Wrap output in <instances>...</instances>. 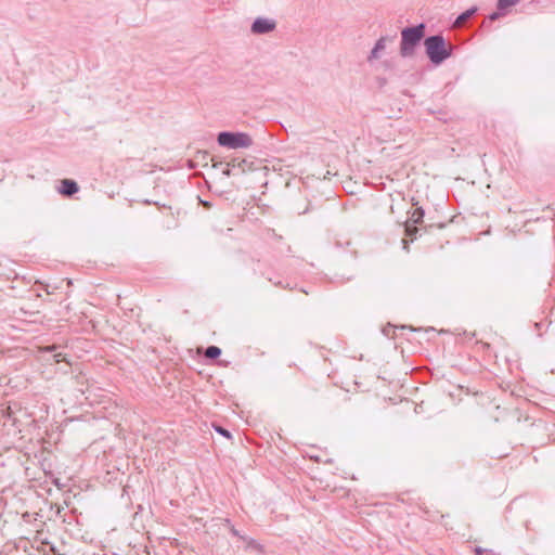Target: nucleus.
I'll return each instance as SVG.
<instances>
[{
  "label": "nucleus",
  "mask_w": 555,
  "mask_h": 555,
  "mask_svg": "<svg viewBox=\"0 0 555 555\" xmlns=\"http://www.w3.org/2000/svg\"><path fill=\"white\" fill-rule=\"evenodd\" d=\"M424 46L426 54L433 64L439 65L451 56L452 48L447 47L441 35H434L425 38Z\"/></svg>",
  "instance_id": "1"
},
{
  "label": "nucleus",
  "mask_w": 555,
  "mask_h": 555,
  "mask_svg": "<svg viewBox=\"0 0 555 555\" xmlns=\"http://www.w3.org/2000/svg\"><path fill=\"white\" fill-rule=\"evenodd\" d=\"M425 36V25L418 24L413 27H405L401 31L400 54L409 57L414 54L416 46Z\"/></svg>",
  "instance_id": "2"
},
{
  "label": "nucleus",
  "mask_w": 555,
  "mask_h": 555,
  "mask_svg": "<svg viewBox=\"0 0 555 555\" xmlns=\"http://www.w3.org/2000/svg\"><path fill=\"white\" fill-rule=\"evenodd\" d=\"M220 146L228 149H247L251 146L253 139L245 132L222 131L217 137Z\"/></svg>",
  "instance_id": "3"
},
{
  "label": "nucleus",
  "mask_w": 555,
  "mask_h": 555,
  "mask_svg": "<svg viewBox=\"0 0 555 555\" xmlns=\"http://www.w3.org/2000/svg\"><path fill=\"white\" fill-rule=\"evenodd\" d=\"M275 27L276 23L274 20L258 17L253 22L250 30L255 35H266L273 31Z\"/></svg>",
  "instance_id": "4"
},
{
  "label": "nucleus",
  "mask_w": 555,
  "mask_h": 555,
  "mask_svg": "<svg viewBox=\"0 0 555 555\" xmlns=\"http://www.w3.org/2000/svg\"><path fill=\"white\" fill-rule=\"evenodd\" d=\"M79 191V186L75 180L72 179H63L61 180V186L59 188V192L64 196H73Z\"/></svg>",
  "instance_id": "5"
},
{
  "label": "nucleus",
  "mask_w": 555,
  "mask_h": 555,
  "mask_svg": "<svg viewBox=\"0 0 555 555\" xmlns=\"http://www.w3.org/2000/svg\"><path fill=\"white\" fill-rule=\"evenodd\" d=\"M386 37H380L374 48L371 50V53L367 56V62H373L374 60H378L380 57V53L386 49Z\"/></svg>",
  "instance_id": "6"
},
{
  "label": "nucleus",
  "mask_w": 555,
  "mask_h": 555,
  "mask_svg": "<svg viewBox=\"0 0 555 555\" xmlns=\"http://www.w3.org/2000/svg\"><path fill=\"white\" fill-rule=\"evenodd\" d=\"M476 11H477L476 8H470L468 10H466L465 12H463L462 14H460L457 16L455 24L459 26L463 25L476 13Z\"/></svg>",
  "instance_id": "7"
},
{
  "label": "nucleus",
  "mask_w": 555,
  "mask_h": 555,
  "mask_svg": "<svg viewBox=\"0 0 555 555\" xmlns=\"http://www.w3.org/2000/svg\"><path fill=\"white\" fill-rule=\"evenodd\" d=\"M57 349H59L57 346L51 345V346L43 347L41 350H42V352L52 353L55 362L59 363V362L65 360V357L61 352H56Z\"/></svg>",
  "instance_id": "8"
},
{
  "label": "nucleus",
  "mask_w": 555,
  "mask_h": 555,
  "mask_svg": "<svg viewBox=\"0 0 555 555\" xmlns=\"http://www.w3.org/2000/svg\"><path fill=\"white\" fill-rule=\"evenodd\" d=\"M424 210L422 207H417L414 209V211L412 212L411 215V221L414 223V224H418V223H422L423 222V218H424Z\"/></svg>",
  "instance_id": "9"
},
{
  "label": "nucleus",
  "mask_w": 555,
  "mask_h": 555,
  "mask_svg": "<svg viewBox=\"0 0 555 555\" xmlns=\"http://www.w3.org/2000/svg\"><path fill=\"white\" fill-rule=\"evenodd\" d=\"M221 354V349L217 346H209L205 350V357L208 359H217Z\"/></svg>",
  "instance_id": "10"
},
{
  "label": "nucleus",
  "mask_w": 555,
  "mask_h": 555,
  "mask_svg": "<svg viewBox=\"0 0 555 555\" xmlns=\"http://www.w3.org/2000/svg\"><path fill=\"white\" fill-rule=\"evenodd\" d=\"M520 0H498V10L504 11L509 7L516 5Z\"/></svg>",
  "instance_id": "11"
},
{
  "label": "nucleus",
  "mask_w": 555,
  "mask_h": 555,
  "mask_svg": "<svg viewBox=\"0 0 555 555\" xmlns=\"http://www.w3.org/2000/svg\"><path fill=\"white\" fill-rule=\"evenodd\" d=\"M214 428L217 433H219L220 435H222L225 438L230 439L232 437L231 433L228 429L223 428L222 426L215 425Z\"/></svg>",
  "instance_id": "12"
},
{
  "label": "nucleus",
  "mask_w": 555,
  "mask_h": 555,
  "mask_svg": "<svg viewBox=\"0 0 555 555\" xmlns=\"http://www.w3.org/2000/svg\"><path fill=\"white\" fill-rule=\"evenodd\" d=\"M245 542H247V547H251V548H255V550H260L261 546L253 539H248L246 538V540H244Z\"/></svg>",
  "instance_id": "13"
},
{
  "label": "nucleus",
  "mask_w": 555,
  "mask_h": 555,
  "mask_svg": "<svg viewBox=\"0 0 555 555\" xmlns=\"http://www.w3.org/2000/svg\"><path fill=\"white\" fill-rule=\"evenodd\" d=\"M475 553L476 555H494V553L491 550H486L481 547H476Z\"/></svg>",
  "instance_id": "14"
},
{
  "label": "nucleus",
  "mask_w": 555,
  "mask_h": 555,
  "mask_svg": "<svg viewBox=\"0 0 555 555\" xmlns=\"http://www.w3.org/2000/svg\"><path fill=\"white\" fill-rule=\"evenodd\" d=\"M230 532L232 535L240 538L241 540H246V537L242 535L238 530L235 529L234 526L230 527Z\"/></svg>",
  "instance_id": "15"
},
{
  "label": "nucleus",
  "mask_w": 555,
  "mask_h": 555,
  "mask_svg": "<svg viewBox=\"0 0 555 555\" xmlns=\"http://www.w3.org/2000/svg\"><path fill=\"white\" fill-rule=\"evenodd\" d=\"M405 232L408 235H412L414 232H417V229L416 228H412L410 225H406L405 227Z\"/></svg>",
  "instance_id": "16"
},
{
  "label": "nucleus",
  "mask_w": 555,
  "mask_h": 555,
  "mask_svg": "<svg viewBox=\"0 0 555 555\" xmlns=\"http://www.w3.org/2000/svg\"><path fill=\"white\" fill-rule=\"evenodd\" d=\"M500 15H501V13H500V12H494V13H492V14L490 15V20H491V21H494V20L499 18V17H500Z\"/></svg>",
  "instance_id": "17"
},
{
  "label": "nucleus",
  "mask_w": 555,
  "mask_h": 555,
  "mask_svg": "<svg viewBox=\"0 0 555 555\" xmlns=\"http://www.w3.org/2000/svg\"><path fill=\"white\" fill-rule=\"evenodd\" d=\"M143 203H144L145 205H151V204H153V205L158 206V203H156V202H151L150 199H146V201H144Z\"/></svg>",
  "instance_id": "18"
},
{
  "label": "nucleus",
  "mask_w": 555,
  "mask_h": 555,
  "mask_svg": "<svg viewBox=\"0 0 555 555\" xmlns=\"http://www.w3.org/2000/svg\"><path fill=\"white\" fill-rule=\"evenodd\" d=\"M402 243H403V248H404L405 250H409V244H408V242H406L405 240H403V241H402Z\"/></svg>",
  "instance_id": "19"
},
{
  "label": "nucleus",
  "mask_w": 555,
  "mask_h": 555,
  "mask_svg": "<svg viewBox=\"0 0 555 555\" xmlns=\"http://www.w3.org/2000/svg\"><path fill=\"white\" fill-rule=\"evenodd\" d=\"M273 284H274L275 286H281V287H282V283H281V281H279V282H273Z\"/></svg>",
  "instance_id": "20"
},
{
  "label": "nucleus",
  "mask_w": 555,
  "mask_h": 555,
  "mask_svg": "<svg viewBox=\"0 0 555 555\" xmlns=\"http://www.w3.org/2000/svg\"><path fill=\"white\" fill-rule=\"evenodd\" d=\"M224 175L230 176L231 175L230 169L224 170Z\"/></svg>",
  "instance_id": "21"
}]
</instances>
